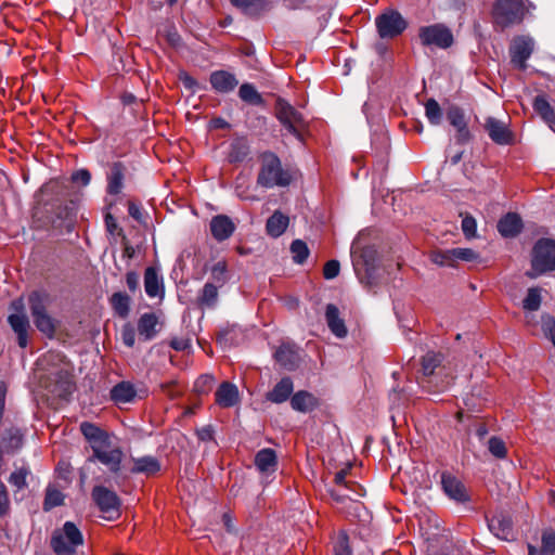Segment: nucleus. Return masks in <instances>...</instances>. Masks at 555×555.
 <instances>
[{
  "mask_svg": "<svg viewBox=\"0 0 555 555\" xmlns=\"http://www.w3.org/2000/svg\"><path fill=\"white\" fill-rule=\"evenodd\" d=\"M540 548L544 555H555V530L553 528L542 531Z\"/></svg>",
  "mask_w": 555,
  "mask_h": 555,
  "instance_id": "48",
  "label": "nucleus"
},
{
  "mask_svg": "<svg viewBox=\"0 0 555 555\" xmlns=\"http://www.w3.org/2000/svg\"><path fill=\"white\" fill-rule=\"evenodd\" d=\"M294 383L288 376L281 378L279 383L266 395V399L272 403H283L293 396Z\"/></svg>",
  "mask_w": 555,
  "mask_h": 555,
  "instance_id": "21",
  "label": "nucleus"
},
{
  "mask_svg": "<svg viewBox=\"0 0 555 555\" xmlns=\"http://www.w3.org/2000/svg\"><path fill=\"white\" fill-rule=\"evenodd\" d=\"M461 228L466 238L476 236L477 222L472 215L467 214L463 217Z\"/></svg>",
  "mask_w": 555,
  "mask_h": 555,
  "instance_id": "57",
  "label": "nucleus"
},
{
  "mask_svg": "<svg viewBox=\"0 0 555 555\" xmlns=\"http://www.w3.org/2000/svg\"><path fill=\"white\" fill-rule=\"evenodd\" d=\"M451 256L454 257V261L463 260V261H476L479 259V254L472 248H452Z\"/></svg>",
  "mask_w": 555,
  "mask_h": 555,
  "instance_id": "54",
  "label": "nucleus"
},
{
  "mask_svg": "<svg viewBox=\"0 0 555 555\" xmlns=\"http://www.w3.org/2000/svg\"><path fill=\"white\" fill-rule=\"evenodd\" d=\"M483 127L495 144L512 145L514 143V133L506 122L490 116L486 118Z\"/></svg>",
  "mask_w": 555,
  "mask_h": 555,
  "instance_id": "12",
  "label": "nucleus"
},
{
  "mask_svg": "<svg viewBox=\"0 0 555 555\" xmlns=\"http://www.w3.org/2000/svg\"><path fill=\"white\" fill-rule=\"evenodd\" d=\"M144 288L149 297L163 296L164 286L157 271L153 267H149L144 273Z\"/></svg>",
  "mask_w": 555,
  "mask_h": 555,
  "instance_id": "30",
  "label": "nucleus"
},
{
  "mask_svg": "<svg viewBox=\"0 0 555 555\" xmlns=\"http://www.w3.org/2000/svg\"><path fill=\"white\" fill-rule=\"evenodd\" d=\"M542 331L546 338H548L555 347V318L548 313L541 317Z\"/></svg>",
  "mask_w": 555,
  "mask_h": 555,
  "instance_id": "53",
  "label": "nucleus"
},
{
  "mask_svg": "<svg viewBox=\"0 0 555 555\" xmlns=\"http://www.w3.org/2000/svg\"><path fill=\"white\" fill-rule=\"evenodd\" d=\"M82 544L83 535L72 521H66L62 528L55 529L50 541V546L56 555H74L77 547Z\"/></svg>",
  "mask_w": 555,
  "mask_h": 555,
  "instance_id": "4",
  "label": "nucleus"
},
{
  "mask_svg": "<svg viewBox=\"0 0 555 555\" xmlns=\"http://www.w3.org/2000/svg\"><path fill=\"white\" fill-rule=\"evenodd\" d=\"M260 168L257 184L264 189L286 188L293 181L288 169H284L280 157L272 151H264L259 155Z\"/></svg>",
  "mask_w": 555,
  "mask_h": 555,
  "instance_id": "2",
  "label": "nucleus"
},
{
  "mask_svg": "<svg viewBox=\"0 0 555 555\" xmlns=\"http://www.w3.org/2000/svg\"><path fill=\"white\" fill-rule=\"evenodd\" d=\"M553 271H555V240L541 237L531 249L530 269L525 272V275L535 280Z\"/></svg>",
  "mask_w": 555,
  "mask_h": 555,
  "instance_id": "3",
  "label": "nucleus"
},
{
  "mask_svg": "<svg viewBox=\"0 0 555 555\" xmlns=\"http://www.w3.org/2000/svg\"><path fill=\"white\" fill-rule=\"evenodd\" d=\"M291 406L297 412L308 413L319 406V400L313 393L299 390L291 397Z\"/></svg>",
  "mask_w": 555,
  "mask_h": 555,
  "instance_id": "22",
  "label": "nucleus"
},
{
  "mask_svg": "<svg viewBox=\"0 0 555 555\" xmlns=\"http://www.w3.org/2000/svg\"><path fill=\"white\" fill-rule=\"evenodd\" d=\"M496 229L503 237L513 238L521 233L524 222L517 212H507L500 218Z\"/></svg>",
  "mask_w": 555,
  "mask_h": 555,
  "instance_id": "17",
  "label": "nucleus"
},
{
  "mask_svg": "<svg viewBox=\"0 0 555 555\" xmlns=\"http://www.w3.org/2000/svg\"><path fill=\"white\" fill-rule=\"evenodd\" d=\"M378 253L377 249L367 245L361 249L360 257L357 261L360 262V268L377 266Z\"/></svg>",
  "mask_w": 555,
  "mask_h": 555,
  "instance_id": "47",
  "label": "nucleus"
},
{
  "mask_svg": "<svg viewBox=\"0 0 555 555\" xmlns=\"http://www.w3.org/2000/svg\"><path fill=\"white\" fill-rule=\"evenodd\" d=\"M29 309L33 319L48 313L49 296L44 293L33 292L28 297Z\"/></svg>",
  "mask_w": 555,
  "mask_h": 555,
  "instance_id": "34",
  "label": "nucleus"
},
{
  "mask_svg": "<svg viewBox=\"0 0 555 555\" xmlns=\"http://www.w3.org/2000/svg\"><path fill=\"white\" fill-rule=\"evenodd\" d=\"M156 39L158 44L170 54L173 49V36L168 26L159 27L157 29Z\"/></svg>",
  "mask_w": 555,
  "mask_h": 555,
  "instance_id": "52",
  "label": "nucleus"
},
{
  "mask_svg": "<svg viewBox=\"0 0 555 555\" xmlns=\"http://www.w3.org/2000/svg\"><path fill=\"white\" fill-rule=\"evenodd\" d=\"M11 309L15 310V313L9 315L8 322L17 335L18 346L21 348H25L28 344V331L30 325L27 315L23 311L24 306L22 300H14L11 304Z\"/></svg>",
  "mask_w": 555,
  "mask_h": 555,
  "instance_id": "9",
  "label": "nucleus"
},
{
  "mask_svg": "<svg viewBox=\"0 0 555 555\" xmlns=\"http://www.w3.org/2000/svg\"><path fill=\"white\" fill-rule=\"evenodd\" d=\"M274 116L289 134L300 142L304 141L301 127L307 125L304 115L284 98L276 99Z\"/></svg>",
  "mask_w": 555,
  "mask_h": 555,
  "instance_id": "5",
  "label": "nucleus"
},
{
  "mask_svg": "<svg viewBox=\"0 0 555 555\" xmlns=\"http://www.w3.org/2000/svg\"><path fill=\"white\" fill-rule=\"evenodd\" d=\"M443 354L440 352L428 351L422 358V371L425 376L431 377L440 374L442 367Z\"/></svg>",
  "mask_w": 555,
  "mask_h": 555,
  "instance_id": "29",
  "label": "nucleus"
},
{
  "mask_svg": "<svg viewBox=\"0 0 555 555\" xmlns=\"http://www.w3.org/2000/svg\"><path fill=\"white\" fill-rule=\"evenodd\" d=\"M254 464L261 473L275 472L278 468V454L271 448H263L255 454Z\"/></svg>",
  "mask_w": 555,
  "mask_h": 555,
  "instance_id": "23",
  "label": "nucleus"
},
{
  "mask_svg": "<svg viewBox=\"0 0 555 555\" xmlns=\"http://www.w3.org/2000/svg\"><path fill=\"white\" fill-rule=\"evenodd\" d=\"M137 391L132 384L129 382H120L115 385L111 390V399L116 404H125L133 401Z\"/></svg>",
  "mask_w": 555,
  "mask_h": 555,
  "instance_id": "28",
  "label": "nucleus"
},
{
  "mask_svg": "<svg viewBox=\"0 0 555 555\" xmlns=\"http://www.w3.org/2000/svg\"><path fill=\"white\" fill-rule=\"evenodd\" d=\"M64 503L63 493L55 487L49 486L46 490V496L43 501V509L50 511L56 506H61Z\"/></svg>",
  "mask_w": 555,
  "mask_h": 555,
  "instance_id": "43",
  "label": "nucleus"
},
{
  "mask_svg": "<svg viewBox=\"0 0 555 555\" xmlns=\"http://www.w3.org/2000/svg\"><path fill=\"white\" fill-rule=\"evenodd\" d=\"M91 495L100 511L107 514L109 518L119 515L120 500L114 491L103 486H95Z\"/></svg>",
  "mask_w": 555,
  "mask_h": 555,
  "instance_id": "10",
  "label": "nucleus"
},
{
  "mask_svg": "<svg viewBox=\"0 0 555 555\" xmlns=\"http://www.w3.org/2000/svg\"><path fill=\"white\" fill-rule=\"evenodd\" d=\"M230 272L225 260L214 263L210 268V281L208 283L216 284L218 288L223 287L230 280Z\"/></svg>",
  "mask_w": 555,
  "mask_h": 555,
  "instance_id": "33",
  "label": "nucleus"
},
{
  "mask_svg": "<svg viewBox=\"0 0 555 555\" xmlns=\"http://www.w3.org/2000/svg\"><path fill=\"white\" fill-rule=\"evenodd\" d=\"M418 38L424 47H437L448 49L454 42L452 31L443 24L422 26L418 30Z\"/></svg>",
  "mask_w": 555,
  "mask_h": 555,
  "instance_id": "8",
  "label": "nucleus"
},
{
  "mask_svg": "<svg viewBox=\"0 0 555 555\" xmlns=\"http://www.w3.org/2000/svg\"><path fill=\"white\" fill-rule=\"evenodd\" d=\"M197 438L201 441L208 442L214 440L215 429L211 425H206L196 430Z\"/></svg>",
  "mask_w": 555,
  "mask_h": 555,
  "instance_id": "63",
  "label": "nucleus"
},
{
  "mask_svg": "<svg viewBox=\"0 0 555 555\" xmlns=\"http://www.w3.org/2000/svg\"><path fill=\"white\" fill-rule=\"evenodd\" d=\"M215 401L221 408H232L240 401L238 388L230 382L219 385L215 393Z\"/></svg>",
  "mask_w": 555,
  "mask_h": 555,
  "instance_id": "19",
  "label": "nucleus"
},
{
  "mask_svg": "<svg viewBox=\"0 0 555 555\" xmlns=\"http://www.w3.org/2000/svg\"><path fill=\"white\" fill-rule=\"evenodd\" d=\"M340 272V263L336 259L328 260L323 268V276L326 280H333L338 276Z\"/></svg>",
  "mask_w": 555,
  "mask_h": 555,
  "instance_id": "59",
  "label": "nucleus"
},
{
  "mask_svg": "<svg viewBox=\"0 0 555 555\" xmlns=\"http://www.w3.org/2000/svg\"><path fill=\"white\" fill-rule=\"evenodd\" d=\"M80 431L90 443L93 452L92 459L105 465L111 473L117 474L124 457L120 447L112 441L106 431L92 423H81Z\"/></svg>",
  "mask_w": 555,
  "mask_h": 555,
  "instance_id": "1",
  "label": "nucleus"
},
{
  "mask_svg": "<svg viewBox=\"0 0 555 555\" xmlns=\"http://www.w3.org/2000/svg\"><path fill=\"white\" fill-rule=\"evenodd\" d=\"M353 268H354V271L357 273L359 281L369 291H372L379 285V274H378L377 266L360 268V262L354 261Z\"/></svg>",
  "mask_w": 555,
  "mask_h": 555,
  "instance_id": "26",
  "label": "nucleus"
},
{
  "mask_svg": "<svg viewBox=\"0 0 555 555\" xmlns=\"http://www.w3.org/2000/svg\"><path fill=\"white\" fill-rule=\"evenodd\" d=\"M425 115L431 125H440L443 114L439 103L435 99L431 98L426 101Z\"/></svg>",
  "mask_w": 555,
  "mask_h": 555,
  "instance_id": "44",
  "label": "nucleus"
},
{
  "mask_svg": "<svg viewBox=\"0 0 555 555\" xmlns=\"http://www.w3.org/2000/svg\"><path fill=\"white\" fill-rule=\"evenodd\" d=\"M470 139H472V134H470V131H469L467 125L456 129L455 140H456L457 144L464 145V144L468 143L470 141Z\"/></svg>",
  "mask_w": 555,
  "mask_h": 555,
  "instance_id": "64",
  "label": "nucleus"
},
{
  "mask_svg": "<svg viewBox=\"0 0 555 555\" xmlns=\"http://www.w3.org/2000/svg\"><path fill=\"white\" fill-rule=\"evenodd\" d=\"M34 323L38 331L44 334L46 336H54L56 332V322L49 313L35 318Z\"/></svg>",
  "mask_w": 555,
  "mask_h": 555,
  "instance_id": "39",
  "label": "nucleus"
},
{
  "mask_svg": "<svg viewBox=\"0 0 555 555\" xmlns=\"http://www.w3.org/2000/svg\"><path fill=\"white\" fill-rule=\"evenodd\" d=\"M487 522L490 532L498 539L503 541H513L515 539L513 520L509 515L498 513L491 518H488Z\"/></svg>",
  "mask_w": 555,
  "mask_h": 555,
  "instance_id": "13",
  "label": "nucleus"
},
{
  "mask_svg": "<svg viewBox=\"0 0 555 555\" xmlns=\"http://www.w3.org/2000/svg\"><path fill=\"white\" fill-rule=\"evenodd\" d=\"M533 52V41L530 38L517 37L509 48L511 62L519 69L527 68V60Z\"/></svg>",
  "mask_w": 555,
  "mask_h": 555,
  "instance_id": "14",
  "label": "nucleus"
},
{
  "mask_svg": "<svg viewBox=\"0 0 555 555\" xmlns=\"http://www.w3.org/2000/svg\"><path fill=\"white\" fill-rule=\"evenodd\" d=\"M212 237L218 242L229 240L236 230L233 220L227 215L214 216L209 223Z\"/></svg>",
  "mask_w": 555,
  "mask_h": 555,
  "instance_id": "16",
  "label": "nucleus"
},
{
  "mask_svg": "<svg viewBox=\"0 0 555 555\" xmlns=\"http://www.w3.org/2000/svg\"><path fill=\"white\" fill-rule=\"evenodd\" d=\"M215 285L216 284H210L207 282L204 285L201 296H199L201 304L208 308L215 307L217 304V300H218V289L219 288Z\"/></svg>",
  "mask_w": 555,
  "mask_h": 555,
  "instance_id": "45",
  "label": "nucleus"
},
{
  "mask_svg": "<svg viewBox=\"0 0 555 555\" xmlns=\"http://www.w3.org/2000/svg\"><path fill=\"white\" fill-rule=\"evenodd\" d=\"M30 474V469L27 466H22L11 473L9 477V482L15 488V492L27 488V477Z\"/></svg>",
  "mask_w": 555,
  "mask_h": 555,
  "instance_id": "41",
  "label": "nucleus"
},
{
  "mask_svg": "<svg viewBox=\"0 0 555 555\" xmlns=\"http://www.w3.org/2000/svg\"><path fill=\"white\" fill-rule=\"evenodd\" d=\"M289 249L293 255V260L297 264L305 263L310 254L307 243L300 238L294 240Z\"/></svg>",
  "mask_w": 555,
  "mask_h": 555,
  "instance_id": "40",
  "label": "nucleus"
},
{
  "mask_svg": "<svg viewBox=\"0 0 555 555\" xmlns=\"http://www.w3.org/2000/svg\"><path fill=\"white\" fill-rule=\"evenodd\" d=\"M109 304L119 318L126 319L129 315L130 297L126 293H114L109 298Z\"/></svg>",
  "mask_w": 555,
  "mask_h": 555,
  "instance_id": "36",
  "label": "nucleus"
},
{
  "mask_svg": "<svg viewBox=\"0 0 555 555\" xmlns=\"http://www.w3.org/2000/svg\"><path fill=\"white\" fill-rule=\"evenodd\" d=\"M249 145L244 140H235L231 143L229 152L230 163H242L249 155Z\"/></svg>",
  "mask_w": 555,
  "mask_h": 555,
  "instance_id": "37",
  "label": "nucleus"
},
{
  "mask_svg": "<svg viewBox=\"0 0 555 555\" xmlns=\"http://www.w3.org/2000/svg\"><path fill=\"white\" fill-rule=\"evenodd\" d=\"M452 248L436 250L431 254V261L438 266H453L454 257L451 256Z\"/></svg>",
  "mask_w": 555,
  "mask_h": 555,
  "instance_id": "55",
  "label": "nucleus"
},
{
  "mask_svg": "<svg viewBox=\"0 0 555 555\" xmlns=\"http://www.w3.org/2000/svg\"><path fill=\"white\" fill-rule=\"evenodd\" d=\"M469 431L474 433V435L478 438L479 442H487L486 438L489 434V428L486 422L481 420H475L472 426L469 427Z\"/></svg>",
  "mask_w": 555,
  "mask_h": 555,
  "instance_id": "58",
  "label": "nucleus"
},
{
  "mask_svg": "<svg viewBox=\"0 0 555 555\" xmlns=\"http://www.w3.org/2000/svg\"><path fill=\"white\" fill-rule=\"evenodd\" d=\"M209 81L212 89L218 93H229L238 85L235 75L223 69L212 72Z\"/></svg>",
  "mask_w": 555,
  "mask_h": 555,
  "instance_id": "18",
  "label": "nucleus"
},
{
  "mask_svg": "<svg viewBox=\"0 0 555 555\" xmlns=\"http://www.w3.org/2000/svg\"><path fill=\"white\" fill-rule=\"evenodd\" d=\"M325 321L330 331L338 338H344L348 334L345 320L340 318L339 309L334 304H327L325 307Z\"/></svg>",
  "mask_w": 555,
  "mask_h": 555,
  "instance_id": "20",
  "label": "nucleus"
},
{
  "mask_svg": "<svg viewBox=\"0 0 555 555\" xmlns=\"http://www.w3.org/2000/svg\"><path fill=\"white\" fill-rule=\"evenodd\" d=\"M375 25L382 39H393L399 37L409 24L399 11L387 9L376 16Z\"/></svg>",
  "mask_w": 555,
  "mask_h": 555,
  "instance_id": "7",
  "label": "nucleus"
},
{
  "mask_svg": "<svg viewBox=\"0 0 555 555\" xmlns=\"http://www.w3.org/2000/svg\"><path fill=\"white\" fill-rule=\"evenodd\" d=\"M124 167L120 163H115L107 178V193L117 195L122 189Z\"/></svg>",
  "mask_w": 555,
  "mask_h": 555,
  "instance_id": "35",
  "label": "nucleus"
},
{
  "mask_svg": "<svg viewBox=\"0 0 555 555\" xmlns=\"http://www.w3.org/2000/svg\"><path fill=\"white\" fill-rule=\"evenodd\" d=\"M485 444H487L488 451L495 459L503 460L507 456V448L502 438L492 436Z\"/></svg>",
  "mask_w": 555,
  "mask_h": 555,
  "instance_id": "42",
  "label": "nucleus"
},
{
  "mask_svg": "<svg viewBox=\"0 0 555 555\" xmlns=\"http://www.w3.org/2000/svg\"><path fill=\"white\" fill-rule=\"evenodd\" d=\"M447 119L455 129L467 125L465 113L463 108L457 105H451L447 109Z\"/></svg>",
  "mask_w": 555,
  "mask_h": 555,
  "instance_id": "51",
  "label": "nucleus"
},
{
  "mask_svg": "<svg viewBox=\"0 0 555 555\" xmlns=\"http://www.w3.org/2000/svg\"><path fill=\"white\" fill-rule=\"evenodd\" d=\"M121 338L126 346L132 347L135 341L134 328L131 325H125L121 331Z\"/></svg>",
  "mask_w": 555,
  "mask_h": 555,
  "instance_id": "62",
  "label": "nucleus"
},
{
  "mask_svg": "<svg viewBox=\"0 0 555 555\" xmlns=\"http://www.w3.org/2000/svg\"><path fill=\"white\" fill-rule=\"evenodd\" d=\"M91 180V173L87 169H79L72 175V181L75 183H80L82 185H88Z\"/></svg>",
  "mask_w": 555,
  "mask_h": 555,
  "instance_id": "61",
  "label": "nucleus"
},
{
  "mask_svg": "<svg viewBox=\"0 0 555 555\" xmlns=\"http://www.w3.org/2000/svg\"><path fill=\"white\" fill-rule=\"evenodd\" d=\"M215 382L214 375L203 374L194 382L193 390L198 396L207 395L212 389Z\"/></svg>",
  "mask_w": 555,
  "mask_h": 555,
  "instance_id": "46",
  "label": "nucleus"
},
{
  "mask_svg": "<svg viewBox=\"0 0 555 555\" xmlns=\"http://www.w3.org/2000/svg\"><path fill=\"white\" fill-rule=\"evenodd\" d=\"M159 470L160 464L153 456L133 459V467L131 468V473L133 474H144L146 476H152L158 473Z\"/></svg>",
  "mask_w": 555,
  "mask_h": 555,
  "instance_id": "31",
  "label": "nucleus"
},
{
  "mask_svg": "<svg viewBox=\"0 0 555 555\" xmlns=\"http://www.w3.org/2000/svg\"><path fill=\"white\" fill-rule=\"evenodd\" d=\"M492 16L502 28L519 24L525 17V4L522 0H495Z\"/></svg>",
  "mask_w": 555,
  "mask_h": 555,
  "instance_id": "6",
  "label": "nucleus"
},
{
  "mask_svg": "<svg viewBox=\"0 0 555 555\" xmlns=\"http://www.w3.org/2000/svg\"><path fill=\"white\" fill-rule=\"evenodd\" d=\"M441 488L444 494L457 504H465L470 501L464 483L449 472L441 473Z\"/></svg>",
  "mask_w": 555,
  "mask_h": 555,
  "instance_id": "11",
  "label": "nucleus"
},
{
  "mask_svg": "<svg viewBox=\"0 0 555 555\" xmlns=\"http://www.w3.org/2000/svg\"><path fill=\"white\" fill-rule=\"evenodd\" d=\"M532 107L541 119L555 131V111L544 94H539L533 99Z\"/></svg>",
  "mask_w": 555,
  "mask_h": 555,
  "instance_id": "24",
  "label": "nucleus"
},
{
  "mask_svg": "<svg viewBox=\"0 0 555 555\" xmlns=\"http://www.w3.org/2000/svg\"><path fill=\"white\" fill-rule=\"evenodd\" d=\"M289 218L282 214L280 210H275L266 222V231L271 237H280L287 229Z\"/></svg>",
  "mask_w": 555,
  "mask_h": 555,
  "instance_id": "27",
  "label": "nucleus"
},
{
  "mask_svg": "<svg viewBox=\"0 0 555 555\" xmlns=\"http://www.w3.org/2000/svg\"><path fill=\"white\" fill-rule=\"evenodd\" d=\"M11 512V501L7 486L0 481V518L5 517Z\"/></svg>",
  "mask_w": 555,
  "mask_h": 555,
  "instance_id": "56",
  "label": "nucleus"
},
{
  "mask_svg": "<svg viewBox=\"0 0 555 555\" xmlns=\"http://www.w3.org/2000/svg\"><path fill=\"white\" fill-rule=\"evenodd\" d=\"M275 361L287 371H295L300 363L299 349L294 344H282L274 352Z\"/></svg>",
  "mask_w": 555,
  "mask_h": 555,
  "instance_id": "15",
  "label": "nucleus"
},
{
  "mask_svg": "<svg viewBox=\"0 0 555 555\" xmlns=\"http://www.w3.org/2000/svg\"><path fill=\"white\" fill-rule=\"evenodd\" d=\"M335 555H352L349 535L346 531H339L333 545Z\"/></svg>",
  "mask_w": 555,
  "mask_h": 555,
  "instance_id": "49",
  "label": "nucleus"
},
{
  "mask_svg": "<svg viewBox=\"0 0 555 555\" xmlns=\"http://www.w3.org/2000/svg\"><path fill=\"white\" fill-rule=\"evenodd\" d=\"M230 3L249 17H259L269 9L268 0H229Z\"/></svg>",
  "mask_w": 555,
  "mask_h": 555,
  "instance_id": "25",
  "label": "nucleus"
},
{
  "mask_svg": "<svg viewBox=\"0 0 555 555\" xmlns=\"http://www.w3.org/2000/svg\"><path fill=\"white\" fill-rule=\"evenodd\" d=\"M240 99L254 106H266V101L263 96L257 91L256 87L253 83L245 82L240 87L238 90Z\"/></svg>",
  "mask_w": 555,
  "mask_h": 555,
  "instance_id": "32",
  "label": "nucleus"
},
{
  "mask_svg": "<svg viewBox=\"0 0 555 555\" xmlns=\"http://www.w3.org/2000/svg\"><path fill=\"white\" fill-rule=\"evenodd\" d=\"M541 294L540 289L537 287H531L528 289V293L522 300V308L528 311H537L541 306Z\"/></svg>",
  "mask_w": 555,
  "mask_h": 555,
  "instance_id": "50",
  "label": "nucleus"
},
{
  "mask_svg": "<svg viewBox=\"0 0 555 555\" xmlns=\"http://www.w3.org/2000/svg\"><path fill=\"white\" fill-rule=\"evenodd\" d=\"M128 212L139 223L144 222V214H143L142 207L139 203H137L134 201H129L128 202Z\"/></svg>",
  "mask_w": 555,
  "mask_h": 555,
  "instance_id": "60",
  "label": "nucleus"
},
{
  "mask_svg": "<svg viewBox=\"0 0 555 555\" xmlns=\"http://www.w3.org/2000/svg\"><path fill=\"white\" fill-rule=\"evenodd\" d=\"M157 325V318L153 313H144L138 322V331L145 339H151L155 333Z\"/></svg>",
  "mask_w": 555,
  "mask_h": 555,
  "instance_id": "38",
  "label": "nucleus"
}]
</instances>
